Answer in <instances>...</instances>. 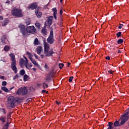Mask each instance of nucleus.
I'll use <instances>...</instances> for the list:
<instances>
[{
  "mask_svg": "<svg viewBox=\"0 0 129 129\" xmlns=\"http://www.w3.org/2000/svg\"><path fill=\"white\" fill-rule=\"evenodd\" d=\"M72 80H73V77H71L69 78V82H72Z\"/></svg>",
  "mask_w": 129,
  "mask_h": 129,
  "instance_id": "39",
  "label": "nucleus"
},
{
  "mask_svg": "<svg viewBox=\"0 0 129 129\" xmlns=\"http://www.w3.org/2000/svg\"><path fill=\"white\" fill-rule=\"evenodd\" d=\"M53 30H51L48 38L47 39V42H48L49 44H53V43H54V38H53Z\"/></svg>",
  "mask_w": 129,
  "mask_h": 129,
  "instance_id": "8",
  "label": "nucleus"
},
{
  "mask_svg": "<svg viewBox=\"0 0 129 129\" xmlns=\"http://www.w3.org/2000/svg\"><path fill=\"white\" fill-rule=\"evenodd\" d=\"M43 47H44V54L46 56V57H50L52 56L54 53L53 51V48L50 49V45L48 43L46 42V41H44L43 42Z\"/></svg>",
  "mask_w": 129,
  "mask_h": 129,
  "instance_id": "2",
  "label": "nucleus"
},
{
  "mask_svg": "<svg viewBox=\"0 0 129 129\" xmlns=\"http://www.w3.org/2000/svg\"><path fill=\"white\" fill-rule=\"evenodd\" d=\"M9 23V19H5L2 21V26H7Z\"/></svg>",
  "mask_w": 129,
  "mask_h": 129,
  "instance_id": "15",
  "label": "nucleus"
},
{
  "mask_svg": "<svg viewBox=\"0 0 129 129\" xmlns=\"http://www.w3.org/2000/svg\"><path fill=\"white\" fill-rule=\"evenodd\" d=\"M24 58L25 59V62L26 63H28V61H29V60H28V58H27V57H26L25 55H24Z\"/></svg>",
  "mask_w": 129,
  "mask_h": 129,
  "instance_id": "36",
  "label": "nucleus"
},
{
  "mask_svg": "<svg viewBox=\"0 0 129 129\" xmlns=\"http://www.w3.org/2000/svg\"><path fill=\"white\" fill-rule=\"evenodd\" d=\"M6 4H10V1H7V2H6Z\"/></svg>",
  "mask_w": 129,
  "mask_h": 129,
  "instance_id": "55",
  "label": "nucleus"
},
{
  "mask_svg": "<svg viewBox=\"0 0 129 129\" xmlns=\"http://www.w3.org/2000/svg\"><path fill=\"white\" fill-rule=\"evenodd\" d=\"M116 36L117 37V38H119V37H120V36H121V32H119L116 34Z\"/></svg>",
  "mask_w": 129,
  "mask_h": 129,
  "instance_id": "30",
  "label": "nucleus"
},
{
  "mask_svg": "<svg viewBox=\"0 0 129 129\" xmlns=\"http://www.w3.org/2000/svg\"><path fill=\"white\" fill-rule=\"evenodd\" d=\"M106 60H110V57L109 56H107L106 57Z\"/></svg>",
  "mask_w": 129,
  "mask_h": 129,
  "instance_id": "45",
  "label": "nucleus"
},
{
  "mask_svg": "<svg viewBox=\"0 0 129 129\" xmlns=\"http://www.w3.org/2000/svg\"><path fill=\"white\" fill-rule=\"evenodd\" d=\"M18 27L20 29V31L22 33L23 36H27L28 33H32V34H35V33H36V28H35V26H34L27 27L26 30L25 25L22 24H19Z\"/></svg>",
  "mask_w": 129,
  "mask_h": 129,
  "instance_id": "1",
  "label": "nucleus"
},
{
  "mask_svg": "<svg viewBox=\"0 0 129 129\" xmlns=\"http://www.w3.org/2000/svg\"><path fill=\"white\" fill-rule=\"evenodd\" d=\"M62 14H63V10H60V15H62Z\"/></svg>",
  "mask_w": 129,
  "mask_h": 129,
  "instance_id": "47",
  "label": "nucleus"
},
{
  "mask_svg": "<svg viewBox=\"0 0 129 129\" xmlns=\"http://www.w3.org/2000/svg\"><path fill=\"white\" fill-rule=\"evenodd\" d=\"M23 80L25 82L28 81V80H29V76L27 75H24Z\"/></svg>",
  "mask_w": 129,
  "mask_h": 129,
  "instance_id": "23",
  "label": "nucleus"
},
{
  "mask_svg": "<svg viewBox=\"0 0 129 129\" xmlns=\"http://www.w3.org/2000/svg\"><path fill=\"white\" fill-rule=\"evenodd\" d=\"M53 20H54V17L53 16L48 17V18L45 23V24L50 27V26L52 25V23H53Z\"/></svg>",
  "mask_w": 129,
  "mask_h": 129,
  "instance_id": "9",
  "label": "nucleus"
},
{
  "mask_svg": "<svg viewBox=\"0 0 129 129\" xmlns=\"http://www.w3.org/2000/svg\"><path fill=\"white\" fill-rule=\"evenodd\" d=\"M7 105L9 107H12V108H14L16 106V99H15V97L10 96L8 97Z\"/></svg>",
  "mask_w": 129,
  "mask_h": 129,
  "instance_id": "3",
  "label": "nucleus"
},
{
  "mask_svg": "<svg viewBox=\"0 0 129 129\" xmlns=\"http://www.w3.org/2000/svg\"><path fill=\"white\" fill-rule=\"evenodd\" d=\"M11 14L14 17H18L19 18H22L23 17V13L21 9H18L14 8L11 11Z\"/></svg>",
  "mask_w": 129,
  "mask_h": 129,
  "instance_id": "5",
  "label": "nucleus"
},
{
  "mask_svg": "<svg viewBox=\"0 0 129 129\" xmlns=\"http://www.w3.org/2000/svg\"><path fill=\"white\" fill-rule=\"evenodd\" d=\"M40 57H41V59L45 58V55H44V54H40Z\"/></svg>",
  "mask_w": 129,
  "mask_h": 129,
  "instance_id": "40",
  "label": "nucleus"
},
{
  "mask_svg": "<svg viewBox=\"0 0 129 129\" xmlns=\"http://www.w3.org/2000/svg\"><path fill=\"white\" fill-rule=\"evenodd\" d=\"M118 44H121L122 43H123V40L121 39H119L117 40Z\"/></svg>",
  "mask_w": 129,
  "mask_h": 129,
  "instance_id": "28",
  "label": "nucleus"
},
{
  "mask_svg": "<svg viewBox=\"0 0 129 129\" xmlns=\"http://www.w3.org/2000/svg\"><path fill=\"white\" fill-rule=\"evenodd\" d=\"M43 88H44V89L45 88H48V85L45 83H44L43 84Z\"/></svg>",
  "mask_w": 129,
  "mask_h": 129,
  "instance_id": "32",
  "label": "nucleus"
},
{
  "mask_svg": "<svg viewBox=\"0 0 129 129\" xmlns=\"http://www.w3.org/2000/svg\"><path fill=\"white\" fill-rule=\"evenodd\" d=\"M35 14L37 16V18H39L42 17V12L40 11V8L38 7L37 8H36L35 9Z\"/></svg>",
  "mask_w": 129,
  "mask_h": 129,
  "instance_id": "10",
  "label": "nucleus"
},
{
  "mask_svg": "<svg viewBox=\"0 0 129 129\" xmlns=\"http://www.w3.org/2000/svg\"><path fill=\"white\" fill-rule=\"evenodd\" d=\"M25 70H22L20 71L21 75H25Z\"/></svg>",
  "mask_w": 129,
  "mask_h": 129,
  "instance_id": "31",
  "label": "nucleus"
},
{
  "mask_svg": "<svg viewBox=\"0 0 129 129\" xmlns=\"http://www.w3.org/2000/svg\"><path fill=\"white\" fill-rule=\"evenodd\" d=\"M27 55H28V57L29 58V59L30 60H32V59H33V55L32 54H31V53H30L29 52L27 51L26 52Z\"/></svg>",
  "mask_w": 129,
  "mask_h": 129,
  "instance_id": "18",
  "label": "nucleus"
},
{
  "mask_svg": "<svg viewBox=\"0 0 129 129\" xmlns=\"http://www.w3.org/2000/svg\"><path fill=\"white\" fill-rule=\"evenodd\" d=\"M0 120H1L3 123H5V122H6V117H0Z\"/></svg>",
  "mask_w": 129,
  "mask_h": 129,
  "instance_id": "26",
  "label": "nucleus"
},
{
  "mask_svg": "<svg viewBox=\"0 0 129 129\" xmlns=\"http://www.w3.org/2000/svg\"><path fill=\"white\" fill-rule=\"evenodd\" d=\"M46 80H47V81H49V80H48V79H46Z\"/></svg>",
  "mask_w": 129,
  "mask_h": 129,
  "instance_id": "61",
  "label": "nucleus"
},
{
  "mask_svg": "<svg viewBox=\"0 0 129 129\" xmlns=\"http://www.w3.org/2000/svg\"><path fill=\"white\" fill-rule=\"evenodd\" d=\"M24 58L25 59V62L26 63H28V61H29V60H28V58H27V57H26L25 55H24Z\"/></svg>",
  "mask_w": 129,
  "mask_h": 129,
  "instance_id": "37",
  "label": "nucleus"
},
{
  "mask_svg": "<svg viewBox=\"0 0 129 129\" xmlns=\"http://www.w3.org/2000/svg\"><path fill=\"white\" fill-rule=\"evenodd\" d=\"M24 65L27 69H28L30 70L31 68H32V63H29V61H27V62H25L24 63Z\"/></svg>",
  "mask_w": 129,
  "mask_h": 129,
  "instance_id": "12",
  "label": "nucleus"
},
{
  "mask_svg": "<svg viewBox=\"0 0 129 129\" xmlns=\"http://www.w3.org/2000/svg\"><path fill=\"white\" fill-rule=\"evenodd\" d=\"M13 1H14V0H12V2H13Z\"/></svg>",
  "mask_w": 129,
  "mask_h": 129,
  "instance_id": "62",
  "label": "nucleus"
},
{
  "mask_svg": "<svg viewBox=\"0 0 129 129\" xmlns=\"http://www.w3.org/2000/svg\"><path fill=\"white\" fill-rule=\"evenodd\" d=\"M5 51H9L10 50V46H6L4 47Z\"/></svg>",
  "mask_w": 129,
  "mask_h": 129,
  "instance_id": "29",
  "label": "nucleus"
},
{
  "mask_svg": "<svg viewBox=\"0 0 129 129\" xmlns=\"http://www.w3.org/2000/svg\"><path fill=\"white\" fill-rule=\"evenodd\" d=\"M2 90H3V91H5V92H9L10 90L8 89V88L6 87H2L1 88Z\"/></svg>",
  "mask_w": 129,
  "mask_h": 129,
  "instance_id": "21",
  "label": "nucleus"
},
{
  "mask_svg": "<svg viewBox=\"0 0 129 129\" xmlns=\"http://www.w3.org/2000/svg\"><path fill=\"white\" fill-rule=\"evenodd\" d=\"M70 62H68V65H67V66H68V67H69V66H70Z\"/></svg>",
  "mask_w": 129,
  "mask_h": 129,
  "instance_id": "53",
  "label": "nucleus"
},
{
  "mask_svg": "<svg viewBox=\"0 0 129 129\" xmlns=\"http://www.w3.org/2000/svg\"><path fill=\"white\" fill-rule=\"evenodd\" d=\"M113 125L114 126H120V124H119V121H116L115 122H114Z\"/></svg>",
  "mask_w": 129,
  "mask_h": 129,
  "instance_id": "24",
  "label": "nucleus"
},
{
  "mask_svg": "<svg viewBox=\"0 0 129 129\" xmlns=\"http://www.w3.org/2000/svg\"><path fill=\"white\" fill-rule=\"evenodd\" d=\"M30 61H31L32 63H33V64L35 65V66H37V67L40 68V65H39V64L37 63V61H36L35 59L32 58L31 60H30Z\"/></svg>",
  "mask_w": 129,
  "mask_h": 129,
  "instance_id": "17",
  "label": "nucleus"
},
{
  "mask_svg": "<svg viewBox=\"0 0 129 129\" xmlns=\"http://www.w3.org/2000/svg\"><path fill=\"white\" fill-rule=\"evenodd\" d=\"M56 15H57V14H53V16H54V18L55 20H56V19H57Z\"/></svg>",
  "mask_w": 129,
  "mask_h": 129,
  "instance_id": "43",
  "label": "nucleus"
},
{
  "mask_svg": "<svg viewBox=\"0 0 129 129\" xmlns=\"http://www.w3.org/2000/svg\"><path fill=\"white\" fill-rule=\"evenodd\" d=\"M118 53H120V50H118Z\"/></svg>",
  "mask_w": 129,
  "mask_h": 129,
  "instance_id": "57",
  "label": "nucleus"
},
{
  "mask_svg": "<svg viewBox=\"0 0 129 129\" xmlns=\"http://www.w3.org/2000/svg\"><path fill=\"white\" fill-rule=\"evenodd\" d=\"M41 33L43 36H46L47 35V30H46V28H43L42 29Z\"/></svg>",
  "mask_w": 129,
  "mask_h": 129,
  "instance_id": "19",
  "label": "nucleus"
},
{
  "mask_svg": "<svg viewBox=\"0 0 129 129\" xmlns=\"http://www.w3.org/2000/svg\"><path fill=\"white\" fill-rule=\"evenodd\" d=\"M56 103H57V104L59 105V104H60V103H61V102H58V101H56Z\"/></svg>",
  "mask_w": 129,
  "mask_h": 129,
  "instance_id": "48",
  "label": "nucleus"
},
{
  "mask_svg": "<svg viewBox=\"0 0 129 129\" xmlns=\"http://www.w3.org/2000/svg\"><path fill=\"white\" fill-rule=\"evenodd\" d=\"M0 78H1V79L4 80V79H5V77H4V76H1L0 77Z\"/></svg>",
  "mask_w": 129,
  "mask_h": 129,
  "instance_id": "46",
  "label": "nucleus"
},
{
  "mask_svg": "<svg viewBox=\"0 0 129 129\" xmlns=\"http://www.w3.org/2000/svg\"><path fill=\"white\" fill-rule=\"evenodd\" d=\"M37 7H38V3H33L32 4L30 5L29 9H31V10H35V9H36Z\"/></svg>",
  "mask_w": 129,
  "mask_h": 129,
  "instance_id": "13",
  "label": "nucleus"
},
{
  "mask_svg": "<svg viewBox=\"0 0 129 129\" xmlns=\"http://www.w3.org/2000/svg\"><path fill=\"white\" fill-rule=\"evenodd\" d=\"M32 70H33L34 71H37V69L36 68H33Z\"/></svg>",
  "mask_w": 129,
  "mask_h": 129,
  "instance_id": "51",
  "label": "nucleus"
},
{
  "mask_svg": "<svg viewBox=\"0 0 129 129\" xmlns=\"http://www.w3.org/2000/svg\"><path fill=\"white\" fill-rule=\"evenodd\" d=\"M63 66H64V64H63V63H59V67L60 69L63 68Z\"/></svg>",
  "mask_w": 129,
  "mask_h": 129,
  "instance_id": "33",
  "label": "nucleus"
},
{
  "mask_svg": "<svg viewBox=\"0 0 129 129\" xmlns=\"http://www.w3.org/2000/svg\"><path fill=\"white\" fill-rule=\"evenodd\" d=\"M28 93V88L26 87H22L18 89L16 94L17 95H26Z\"/></svg>",
  "mask_w": 129,
  "mask_h": 129,
  "instance_id": "6",
  "label": "nucleus"
},
{
  "mask_svg": "<svg viewBox=\"0 0 129 129\" xmlns=\"http://www.w3.org/2000/svg\"><path fill=\"white\" fill-rule=\"evenodd\" d=\"M10 56L12 61V63L11 64V68L15 73H17V67H16V64L17 63V62L16 61V59H15V54H11Z\"/></svg>",
  "mask_w": 129,
  "mask_h": 129,
  "instance_id": "7",
  "label": "nucleus"
},
{
  "mask_svg": "<svg viewBox=\"0 0 129 129\" xmlns=\"http://www.w3.org/2000/svg\"><path fill=\"white\" fill-rule=\"evenodd\" d=\"M113 124V122H109L108 123V126H109V127H108L107 129H113V127H112Z\"/></svg>",
  "mask_w": 129,
  "mask_h": 129,
  "instance_id": "22",
  "label": "nucleus"
},
{
  "mask_svg": "<svg viewBox=\"0 0 129 129\" xmlns=\"http://www.w3.org/2000/svg\"><path fill=\"white\" fill-rule=\"evenodd\" d=\"M122 27H123V25L122 24H120L119 26H118V28L119 29H121V28H122Z\"/></svg>",
  "mask_w": 129,
  "mask_h": 129,
  "instance_id": "42",
  "label": "nucleus"
},
{
  "mask_svg": "<svg viewBox=\"0 0 129 129\" xmlns=\"http://www.w3.org/2000/svg\"><path fill=\"white\" fill-rule=\"evenodd\" d=\"M25 62H26V60H25L23 58H21L19 61V64L21 67H23V65H25Z\"/></svg>",
  "mask_w": 129,
  "mask_h": 129,
  "instance_id": "16",
  "label": "nucleus"
},
{
  "mask_svg": "<svg viewBox=\"0 0 129 129\" xmlns=\"http://www.w3.org/2000/svg\"><path fill=\"white\" fill-rule=\"evenodd\" d=\"M0 93H2V91L0 90Z\"/></svg>",
  "mask_w": 129,
  "mask_h": 129,
  "instance_id": "60",
  "label": "nucleus"
},
{
  "mask_svg": "<svg viewBox=\"0 0 129 129\" xmlns=\"http://www.w3.org/2000/svg\"><path fill=\"white\" fill-rule=\"evenodd\" d=\"M42 93H45L46 92V90H43L42 91Z\"/></svg>",
  "mask_w": 129,
  "mask_h": 129,
  "instance_id": "52",
  "label": "nucleus"
},
{
  "mask_svg": "<svg viewBox=\"0 0 129 129\" xmlns=\"http://www.w3.org/2000/svg\"><path fill=\"white\" fill-rule=\"evenodd\" d=\"M36 52L38 55H41V52H43V47L41 46H37L36 48Z\"/></svg>",
  "mask_w": 129,
  "mask_h": 129,
  "instance_id": "11",
  "label": "nucleus"
},
{
  "mask_svg": "<svg viewBox=\"0 0 129 129\" xmlns=\"http://www.w3.org/2000/svg\"><path fill=\"white\" fill-rule=\"evenodd\" d=\"M35 27H36V28H37V29H40V27H41V24H40V23H36L35 24Z\"/></svg>",
  "mask_w": 129,
  "mask_h": 129,
  "instance_id": "27",
  "label": "nucleus"
},
{
  "mask_svg": "<svg viewBox=\"0 0 129 129\" xmlns=\"http://www.w3.org/2000/svg\"><path fill=\"white\" fill-rule=\"evenodd\" d=\"M0 20H4V17L3 16H0Z\"/></svg>",
  "mask_w": 129,
  "mask_h": 129,
  "instance_id": "50",
  "label": "nucleus"
},
{
  "mask_svg": "<svg viewBox=\"0 0 129 129\" xmlns=\"http://www.w3.org/2000/svg\"><path fill=\"white\" fill-rule=\"evenodd\" d=\"M1 41L4 45L8 44V39H7L5 37H2V38L1 39Z\"/></svg>",
  "mask_w": 129,
  "mask_h": 129,
  "instance_id": "14",
  "label": "nucleus"
},
{
  "mask_svg": "<svg viewBox=\"0 0 129 129\" xmlns=\"http://www.w3.org/2000/svg\"><path fill=\"white\" fill-rule=\"evenodd\" d=\"M108 73H110V74H112V71H108Z\"/></svg>",
  "mask_w": 129,
  "mask_h": 129,
  "instance_id": "49",
  "label": "nucleus"
},
{
  "mask_svg": "<svg viewBox=\"0 0 129 129\" xmlns=\"http://www.w3.org/2000/svg\"><path fill=\"white\" fill-rule=\"evenodd\" d=\"M44 68H45L46 70H48V69H49V66H48L47 63H45L44 66Z\"/></svg>",
  "mask_w": 129,
  "mask_h": 129,
  "instance_id": "34",
  "label": "nucleus"
},
{
  "mask_svg": "<svg viewBox=\"0 0 129 129\" xmlns=\"http://www.w3.org/2000/svg\"><path fill=\"white\" fill-rule=\"evenodd\" d=\"M63 2V0H60V2L62 3Z\"/></svg>",
  "mask_w": 129,
  "mask_h": 129,
  "instance_id": "56",
  "label": "nucleus"
},
{
  "mask_svg": "<svg viewBox=\"0 0 129 129\" xmlns=\"http://www.w3.org/2000/svg\"><path fill=\"white\" fill-rule=\"evenodd\" d=\"M6 85H7V82L6 81L2 82V86H6Z\"/></svg>",
  "mask_w": 129,
  "mask_h": 129,
  "instance_id": "35",
  "label": "nucleus"
},
{
  "mask_svg": "<svg viewBox=\"0 0 129 129\" xmlns=\"http://www.w3.org/2000/svg\"><path fill=\"white\" fill-rule=\"evenodd\" d=\"M129 110L127 109L124 112V114L121 115L120 119H121V121L120 122L121 125L124 124L125 121H127L128 120L129 116Z\"/></svg>",
  "mask_w": 129,
  "mask_h": 129,
  "instance_id": "4",
  "label": "nucleus"
},
{
  "mask_svg": "<svg viewBox=\"0 0 129 129\" xmlns=\"http://www.w3.org/2000/svg\"><path fill=\"white\" fill-rule=\"evenodd\" d=\"M34 57H35L36 59H39V58H38V55H37V54H34Z\"/></svg>",
  "mask_w": 129,
  "mask_h": 129,
  "instance_id": "44",
  "label": "nucleus"
},
{
  "mask_svg": "<svg viewBox=\"0 0 129 129\" xmlns=\"http://www.w3.org/2000/svg\"><path fill=\"white\" fill-rule=\"evenodd\" d=\"M26 23L27 24V25H30V24H31V21H26Z\"/></svg>",
  "mask_w": 129,
  "mask_h": 129,
  "instance_id": "41",
  "label": "nucleus"
},
{
  "mask_svg": "<svg viewBox=\"0 0 129 129\" xmlns=\"http://www.w3.org/2000/svg\"><path fill=\"white\" fill-rule=\"evenodd\" d=\"M40 43L39 42V40H38V38H35V39L34 41V45L35 46H37V45H39Z\"/></svg>",
  "mask_w": 129,
  "mask_h": 129,
  "instance_id": "20",
  "label": "nucleus"
},
{
  "mask_svg": "<svg viewBox=\"0 0 129 129\" xmlns=\"http://www.w3.org/2000/svg\"><path fill=\"white\" fill-rule=\"evenodd\" d=\"M3 62H6V60H3Z\"/></svg>",
  "mask_w": 129,
  "mask_h": 129,
  "instance_id": "58",
  "label": "nucleus"
},
{
  "mask_svg": "<svg viewBox=\"0 0 129 129\" xmlns=\"http://www.w3.org/2000/svg\"><path fill=\"white\" fill-rule=\"evenodd\" d=\"M13 88H11V89H10V90H12V89H13Z\"/></svg>",
  "mask_w": 129,
  "mask_h": 129,
  "instance_id": "59",
  "label": "nucleus"
},
{
  "mask_svg": "<svg viewBox=\"0 0 129 129\" xmlns=\"http://www.w3.org/2000/svg\"><path fill=\"white\" fill-rule=\"evenodd\" d=\"M37 86H38V87H40L41 86V84H37Z\"/></svg>",
  "mask_w": 129,
  "mask_h": 129,
  "instance_id": "54",
  "label": "nucleus"
},
{
  "mask_svg": "<svg viewBox=\"0 0 129 129\" xmlns=\"http://www.w3.org/2000/svg\"><path fill=\"white\" fill-rule=\"evenodd\" d=\"M19 78V76L18 75H16L14 78L13 79L14 80H16V79H18Z\"/></svg>",
  "mask_w": 129,
  "mask_h": 129,
  "instance_id": "38",
  "label": "nucleus"
},
{
  "mask_svg": "<svg viewBox=\"0 0 129 129\" xmlns=\"http://www.w3.org/2000/svg\"><path fill=\"white\" fill-rule=\"evenodd\" d=\"M52 11L53 12H54L53 15H57V8H52Z\"/></svg>",
  "mask_w": 129,
  "mask_h": 129,
  "instance_id": "25",
  "label": "nucleus"
}]
</instances>
